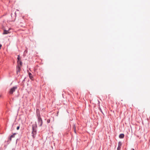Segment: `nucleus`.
<instances>
[{"instance_id": "9d476101", "label": "nucleus", "mask_w": 150, "mask_h": 150, "mask_svg": "<svg viewBox=\"0 0 150 150\" xmlns=\"http://www.w3.org/2000/svg\"><path fill=\"white\" fill-rule=\"evenodd\" d=\"M9 32L8 30H4V32L3 33V34H6L8 33Z\"/></svg>"}, {"instance_id": "f8f14e48", "label": "nucleus", "mask_w": 150, "mask_h": 150, "mask_svg": "<svg viewBox=\"0 0 150 150\" xmlns=\"http://www.w3.org/2000/svg\"><path fill=\"white\" fill-rule=\"evenodd\" d=\"M124 135L123 134H120L119 137L120 138H123L124 137Z\"/></svg>"}, {"instance_id": "9b49d317", "label": "nucleus", "mask_w": 150, "mask_h": 150, "mask_svg": "<svg viewBox=\"0 0 150 150\" xmlns=\"http://www.w3.org/2000/svg\"><path fill=\"white\" fill-rule=\"evenodd\" d=\"M121 146V144L120 142H119L118 146L117 148V150H120Z\"/></svg>"}, {"instance_id": "f3484780", "label": "nucleus", "mask_w": 150, "mask_h": 150, "mask_svg": "<svg viewBox=\"0 0 150 150\" xmlns=\"http://www.w3.org/2000/svg\"><path fill=\"white\" fill-rule=\"evenodd\" d=\"M11 138V137H10V138H9V140L10 141H11V138Z\"/></svg>"}, {"instance_id": "f257e3e1", "label": "nucleus", "mask_w": 150, "mask_h": 150, "mask_svg": "<svg viewBox=\"0 0 150 150\" xmlns=\"http://www.w3.org/2000/svg\"><path fill=\"white\" fill-rule=\"evenodd\" d=\"M32 136L33 138L35 137V136L37 134V126L36 124H33L32 125Z\"/></svg>"}, {"instance_id": "6e6552de", "label": "nucleus", "mask_w": 150, "mask_h": 150, "mask_svg": "<svg viewBox=\"0 0 150 150\" xmlns=\"http://www.w3.org/2000/svg\"><path fill=\"white\" fill-rule=\"evenodd\" d=\"M18 65H20V66L21 67L22 65V62L21 60L17 61Z\"/></svg>"}, {"instance_id": "423d86ee", "label": "nucleus", "mask_w": 150, "mask_h": 150, "mask_svg": "<svg viewBox=\"0 0 150 150\" xmlns=\"http://www.w3.org/2000/svg\"><path fill=\"white\" fill-rule=\"evenodd\" d=\"M21 67L19 65H17L16 67V72L17 74H18V72H20L21 71Z\"/></svg>"}, {"instance_id": "ddd939ff", "label": "nucleus", "mask_w": 150, "mask_h": 150, "mask_svg": "<svg viewBox=\"0 0 150 150\" xmlns=\"http://www.w3.org/2000/svg\"><path fill=\"white\" fill-rule=\"evenodd\" d=\"M16 134H17V133H14L10 137H11V138H13L15 137V135H16Z\"/></svg>"}, {"instance_id": "f03ea898", "label": "nucleus", "mask_w": 150, "mask_h": 150, "mask_svg": "<svg viewBox=\"0 0 150 150\" xmlns=\"http://www.w3.org/2000/svg\"><path fill=\"white\" fill-rule=\"evenodd\" d=\"M17 86H15L11 88L9 91V93L10 94H12L15 91V90L17 88Z\"/></svg>"}, {"instance_id": "7ed1b4c3", "label": "nucleus", "mask_w": 150, "mask_h": 150, "mask_svg": "<svg viewBox=\"0 0 150 150\" xmlns=\"http://www.w3.org/2000/svg\"><path fill=\"white\" fill-rule=\"evenodd\" d=\"M37 117L38 123L39 125V126L41 127L43 123L42 120L40 116L38 117Z\"/></svg>"}, {"instance_id": "20e7f679", "label": "nucleus", "mask_w": 150, "mask_h": 150, "mask_svg": "<svg viewBox=\"0 0 150 150\" xmlns=\"http://www.w3.org/2000/svg\"><path fill=\"white\" fill-rule=\"evenodd\" d=\"M78 128V127L75 124L73 125L72 129L74 130V131L75 134H76V131L77 129Z\"/></svg>"}, {"instance_id": "dca6fc26", "label": "nucleus", "mask_w": 150, "mask_h": 150, "mask_svg": "<svg viewBox=\"0 0 150 150\" xmlns=\"http://www.w3.org/2000/svg\"><path fill=\"white\" fill-rule=\"evenodd\" d=\"M20 128V126H18L17 127L16 129L17 130H18Z\"/></svg>"}, {"instance_id": "a211bd4d", "label": "nucleus", "mask_w": 150, "mask_h": 150, "mask_svg": "<svg viewBox=\"0 0 150 150\" xmlns=\"http://www.w3.org/2000/svg\"><path fill=\"white\" fill-rule=\"evenodd\" d=\"M1 46H2L0 44V49H1Z\"/></svg>"}, {"instance_id": "0eeeda50", "label": "nucleus", "mask_w": 150, "mask_h": 150, "mask_svg": "<svg viewBox=\"0 0 150 150\" xmlns=\"http://www.w3.org/2000/svg\"><path fill=\"white\" fill-rule=\"evenodd\" d=\"M36 114L37 117L40 116V112L39 109L36 110Z\"/></svg>"}, {"instance_id": "6ab92c4d", "label": "nucleus", "mask_w": 150, "mask_h": 150, "mask_svg": "<svg viewBox=\"0 0 150 150\" xmlns=\"http://www.w3.org/2000/svg\"><path fill=\"white\" fill-rule=\"evenodd\" d=\"M131 150H135L134 149H132Z\"/></svg>"}, {"instance_id": "1a4fd4ad", "label": "nucleus", "mask_w": 150, "mask_h": 150, "mask_svg": "<svg viewBox=\"0 0 150 150\" xmlns=\"http://www.w3.org/2000/svg\"><path fill=\"white\" fill-rule=\"evenodd\" d=\"M28 76L30 79H32L33 78V76L32 74L30 72H29L28 73Z\"/></svg>"}, {"instance_id": "39448f33", "label": "nucleus", "mask_w": 150, "mask_h": 150, "mask_svg": "<svg viewBox=\"0 0 150 150\" xmlns=\"http://www.w3.org/2000/svg\"><path fill=\"white\" fill-rule=\"evenodd\" d=\"M11 16L12 18V20L11 21H14L15 19V17L16 16V12H15V13L13 14L12 13H11Z\"/></svg>"}, {"instance_id": "4468645a", "label": "nucleus", "mask_w": 150, "mask_h": 150, "mask_svg": "<svg viewBox=\"0 0 150 150\" xmlns=\"http://www.w3.org/2000/svg\"><path fill=\"white\" fill-rule=\"evenodd\" d=\"M17 59H18V61L21 60H20V56L19 55H18V57H17Z\"/></svg>"}, {"instance_id": "2eb2a0df", "label": "nucleus", "mask_w": 150, "mask_h": 150, "mask_svg": "<svg viewBox=\"0 0 150 150\" xmlns=\"http://www.w3.org/2000/svg\"><path fill=\"white\" fill-rule=\"evenodd\" d=\"M50 119H48L47 120V122L48 123H50Z\"/></svg>"}]
</instances>
